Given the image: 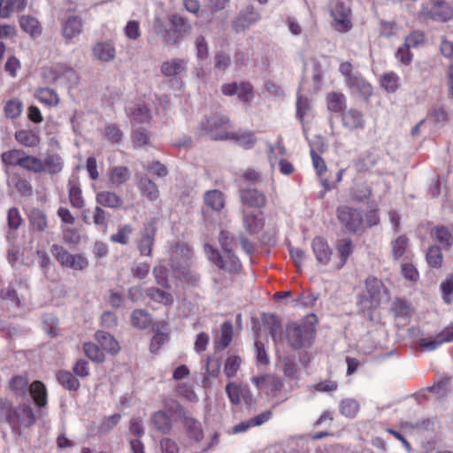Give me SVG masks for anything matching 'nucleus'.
Wrapping results in <instances>:
<instances>
[{
    "label": "nucleus",
    "mask_w": 453,
    "mask_h": 453,
    "mask_svg": "<svg viewBox=\"0 0 453 453\" xmlns=\"http://www.w3.org/2000/svg\"><path fill=\"white\" fill-rule=\"evenodd\" d=\"M372 195L371 188L365 184L361 183L357 185L351 192V197L357 202H362L368 199Z\"/></svg>",
    "instance_id": "e2e57ef3"
},
{
    "label": "nucleus",
    "mask_w": 453,
    "mask_h": 453,
    "mask_svg": "<svg viewBox=\"0 0 453 453\" xmlns=\"http://www.w3.org/2000/svg\"><path fill=\"white\" fill-rule=\"evenodd\" d=\"M152 321L150 314L142 309L134 310L131 315L132 326L139 328L145 329L150 326Z\"/></svg>",
    "instance_id": "e433bc0d"
},
{
    "label": "nucleus",
    "mask_w": 453,
    "mask_h": 453,
    "mask_svg": "<svg viewBox=\"0 0 453 453\" xmlns=\"http://www.w3.org/2000/svg\"><path fill=\"white\" fill-rule=\"evenodd\" d=\"M332 26L338 32H347L351 28V10L348 0H336L331 8Z\"/></svg>",
    "instance_id": "1a4fd4ad"
},
{
    "label": "nucleus",
    "mask_w": 453,
    "mask_h": 453,
    "mask_svg": "<svg viewBox=\"0 0 453 453\" xmlns=\"http://www.w3.org/2000/svg\"><path fill=\"white\" fill-rule=\"evenodd\" d=\"M127 113L137 123H147L150 119L149 109L144 104H134L126 109Z\"/></svg>",
    "instance_id": "72a5a7b5"
},
{
    "label": "nucleus",
    "mask_w": 453,
    "mask_h": 453,
    "mask_svg": "<svg viewBox=\"0 0 453 453\" xmlns=\"http://www.w3.org/2000/svg\"><path fill=\"white\" fill-rule=\"evenodd\" d=\"M153 30L157 35H162L165 43L175 45L178 43V39L174 38L172 30L167 29L166 24L161 18H156L153 22Z\"/></svg>",
    "instance_id": "4c0bfd02"
},
{
    "label": "nucleus",
    "mask_w": 453,
    "mask_h": 453,
    "mask_svg": "<svg viewBox=\"0 0 453 453\" xmlns=\"http://www.w3.org/2000/svg\"><path fill=\"white\" fill-rule=\"evenodd\" d=\"M4 111L7 118L16 119L22 112V103L19 99L9 100L4 107Z\"/></svg>",
    "instance_id": "13d9d810"
},
{
    "label": "nucleus",
    "mask_w": 453,
    "mask_h": 453,
    "mask_svg": "<svg viewBox=\"0 0 453 453\" xmlns=\"http://www.w3.org/2000/svg\"><path fill=\"white\" fill-rule=\"evenodd\" d=\"M0 295L3 300L10 302L12 306L19 307L20 305V300L12 284L2 289Z\"/></svg>",
    "instance_id": "338daca9"
},
{
    "label": "nucleus",
    "mask_w": 453,
    "mask_h": 453,
    "mask_svg": "<svg viewBox=\"0 0 453 453\" xmlns=\"http://www.w3.org/2000/svg\"><path fill=\"white\" fill-rule=\"evenodd\" d=\"M233 339V326L231 322L226 321L221 325L220 334L216 341L219 349L226 348Z\"/></svg>",
    "instance_id": "79ce46f5"
},
{
    "label": "nucleus",
    "mask_w": 453,
    "mask_h": 453,
    "mask_svg": "<svg viewBox=\"0 0 453 453\" xmlns=\"http://www.w3.org/2000/svg\"><path fill=\"white\" fill-rule=\"evenodd\" d=\"M392 256L395 259H399L403 256L408 247V238L404 235L397 237L392 242Z\"/></svg>",
    "instance_id": "6e6d98bb"
},
{
    "label": "nucleus",
    "mask_w": 453,
    "mask_h": 453,
    "mask_svg": "<svg viewBox=\"0 0 453 453\" xmlns=\"http://www.w3.org/2000/svg\"><path fill=\"white\" fill-rule=\"evenodd\" d=\"M15 139L25 147H36L40 143V137L31 130H19L15 133Z\"/></svg>",
    "instance_id": "c9c22d12"
},
{
    "label": "nucleus",
    "mask_w": 453,
    "mask_h": 453,
    "mask_svg": "<svg viewBox=\"0 0 453 453\" xmlns=\"http://www.w3.org/2000/svg\"><path fill=\"white\" fill-rule=\"evenodd\" d=\"M13 404L5 397H0V424L10 426L13 415Z\"/></svg>",
    "instance_id": "09e8293b"
},
{
    "label": "nucleus",
    "mask_w": 453,
    "mask_h": 453,
    "mask_svg": "<svg viewBox=\"0 0 453 453\" xmlns=\"http://www.w3.org/2000/svg\"><path fill=\"white\" fill-rule=\"evenodd\" d=\"M226 392L229 397L230 402L234 405L240 403L241 396H242L247 403L249 401L251 402V396H246L244 394V390L235 382H229L226 386Z\"/></svg>",
    "instance_id": "58836bf2"
},
{
    "label": "nucleus",
    "mask_w": 453,
    "mask_h": 453,
    "mask_svg": "<svg viewBox=\"0 0 453 453\" xmlns=\"http://www.w3.org/2000/svg\"><path fill=\"white\" fill-rule=\"evenodd\" d=\"M259 19L260 14L255 10V8L253 6H248L233 22V29L236 33L243 32Z\"/></svg>",
    "instance_id": "f8f14e48"
},
{
    "label": "nucleus",
    "mask_w": 453,
    "mask_h": 453,
    "mask_svg": "<svg viewBox=\"0 0 453 453\" xmlns=\"http://www.w3.org/2000/svg\"><path fill=\"white\" fill-rule=\"evenodd\" d=\"M131 177V172L127 166L116 165L110 167L107 178L111 187L119 188L125 184Z\"/></svg>",
    "instance_id": "6ab92c4d"
},
{
    "label": "nucleus",
    "mask_w": 453,
    "mask_h": 453,
    "mask_svg": "<svg viewBox=\"0 0 453 453\" xmlns=\"http://www.w3.org/2000/svg\"><path fill=\"white\" fill-rule=\"evenodd\" d=\"M242 203L252 208H263L266 203L264 193L255 188H246L241 191Z\"/></svg>",
    "instance_id": "aec40b11"
},
{
    "label": "nucleus",
    "mask_w": 453,
    "mask_h": 453,
    "mask_svg": "<svg viewBox=\"0 0 453 453\" xmlns=\"http://www.w3.org/2000/svg\"><path fill=\"white\" fill-rule=\"evenodd\" d=\"M138 188L142 195L150 201H156L159 197V190L154 181H152L146 175L140 177L138 181Z\"/></svg>",
    "instance_id": "bb28decb"
},
{
    "label": "nucleus",
    "mask_w": 453,
    "mask_h": 453,
    "mask_svg": "<svg viewBox=\"0 0 453 453\" xmlns=\"http://www.w3.org/2000/svg\"><path fill=\"white\" fill-rule=\"evenodd\" d=\"M157 233L156 223L150 219L143 224L140 231V237L137 242L139 252L142 256L150 257L155 244V236Z\"/></svg>",
    "instance_id": "9b49d317"
},
{
    "label": "nucleus",
    "mask_w": 453,
    "mask_h": 453,
    "mask_svg": "<svg viewBox=\"0 0 453 453\" xmlns=\"http://www.w3.org/2000/svg\"><path fill=\"white\" fill-rule=\"evenodd\" d=\"M243 223L246 230L251 234L258 233L263 227V220L254 214H245Z\"/></svg>",
    "instance_id": "5fc2aeb1"
},
{
    "label": "nucleus",
    "mask_w": 453,
    "mask_h": 453,
    "mask_svg": "<svg viewBox=\"0 0 453 453\" xmlns=\"http://www.w3.org/2000/svg\"><path fill=\"white\" fill-rule=\"evenodd\" d=\"M336 215L346 232L357 233L362 230L364 219L361 211L342 205L337 208Z\"/></svg>",
    "instance_id": "6e6552de"
},
{
    "label": "nucleus",
    "mask_w": 453,
    "mask_h": 453,
    "mask_svg": "<svg viewBox=\"0 0 453 453\" xmlns=\"http://www.w3.org/2000/svg\"><path fill=\"white\" fill-rule=\"evenodd\" d=\"M35 96L41 103L48 106H57L59 103L58 94L55 90L49 88H38Z\"/></svg>",
    "instance_id": "f704fd0d"
},
{
    "label": "nucleus",
    "mask_w": 453,
    "mask_h": 453,
    "mask_svg": "<svg viewBox=\"0 0 453 453\" xmlns=\"http://www.w3.org/2000/svg\"><path fill=\"white\" fill-rule=\"evenodd\" d=\"M93 55L101 62H110L116 57V49L111 42H97L93 47Z\"/></svg>",
    "instance_id": "4be33fe9"
},
{
    "label": "nucleus",
    "mask_w": 453,
    "mask_h": 453,
    "mask_svg": "<svg viewBox=\"0 0 453 453\" xmlns=\"http://www.w3.org/2000/svg\"><path fill=\"white\" fill-rule=\"evenodd\" d=\"M359 411V403L353 398H346L340 403V412L346 418H353Z\"/></svg>",
    "instance_id": "c03bdc74"
},
{
    "label": "nucleus",
    "mask_w": 453,
    "mask_h": 453,
    "mask_svg": "<svg viewBox=\"0 0 453 453\" xmlns=\"http://www.w3.org/2000/svg\"><path fill=\"white\" fill-rule=\"evenodd\" d=\"M188 70V60L184 58H173L162 63L160 71L165 77H181Z\"/></svg>",
    "instance_id": "ddd939ff"
},
{
    "label": "nucleus",
    "mask_w": 453,
    "mask_h": 453,
    "mask_svg": "<svg viewBox=\"0 0 453 453\" xmlns=\"http://www.w3.org/2000/svg\"><path fill=\"white\" fill-rule=\"evenodd\" d=\"M96 339L100 344L102 350L111 355H116L120 349L118 341L107 332L97 331L96 333Z\"/></svg>",
    "instance_id": "5701e85b"
},
{
    "label": "nucleus",
    "mask_w": 453,
    "mask_h": 453,
    "mask_svg": "<svg viewBox=\"0 0 453 453\" xmlns=\"http://www.w3.org/2000/svg\"><path fill=\"white\" fill-rule=\"evenodd\" d=\"M388 296V290L382 281L370 276L365 280V291L361 294L360 302L365 309H369L378 306Z\"/></svg>",
    "instance_id": "39448f33"
},
{
    "label": "nucleus",
    "mask_w": 453,
    "mask_h": 453,
    "mask_svg": "<svg viewBox=\"0 0 453 453\" xmlns=\"http://www.w3.org/2000/svg\"><path fill=\"white\" fill-rule=\"evenodd\" d=\"M103 135L112 144H119L123 139V132L118 125L113 123L105 125Z\"/></svg>",
    "instance_id": "a18cd8bd"
},
{
    "label": "nucleus",
    "mask_w": 453,
    "mask_h": 453,
    "mask_svg": "<svg viewBox=\"0 0 453 453\" xmlns=\"http://www.w3.org/2000/svg\"><path fill=\"white\" fill-rule=\"evenodd\" d=\"M19 166L34 173H42V159L34 156H22Z\"/></svg>",
    "instance_id": "ea45409f"
},
{
    "label": "nucleus",
    "mask_w": 453,
    "mask_h": 453,
    "mask_svg": "<svg viewBox=\"0 0 453 453\" xmlns=\"http://www.w3.org/2000/svg\"><path fill=\"white\" fill-rule=\"evenodd\" d=\"M346 83L353 95L363 99L369 98L372 94L371 84L359 74L349 77Z\"/></svg>",
    "instance_id": "2eb2a0df"
},
{
    "label": "nucleus",
    "mask_w": 453,
    "mask_h": 453,
    "mask_svg": "<svg viewBox=\"0 0 453 453\" xmlns=\"http://www.w3.org/2000/svg\"><path fill=\"white\" fill-rule=\"evenodd\" d=\"M426 259L430 267L439 268L442 264V253L441 249L436 245L428 248Z\"/></svg>",
    "instance_id": "8fccbe9b"
},
{
    "label": "nucleus",
    "mask_w": 453,
    "mask_h": 453,
    "mask_svg": "<svg viewBox=\"0 0 453 453\" xmlns=\"http://www.w3.org/2000/svg\"><path fill=\"white\" fill-rule=\"evenodd\" d=\"M96 201L104 207L118 209L122 206V198L112 191H100L96 194Z\"/></svg>",
    "instance_id": "393cba45"
},
{
    "label": "nucleus",
    "mask_w": 453,
    "mask_h": 453,
    "mask_svg": "<svg viewBox=\"0 0 453 453\" xmlns=\"http://www.w3.org/2000/svg\"><path fill=\"white\" fill-rule=\"evenodd\" d=\"M229 139L234 140L237 144L246 150L253 148L257 142L254 133L248 130L230 132L228 140Z\"/></svg>",
    "instance_id": "c85d7f7f"
},
{
    "label": "nucleus",
    "mask_w": 453,
    "mask_h": 453,
    "mask_svg": "<svg viewBox=\"0 0 453 453\" xmlns=\"http://www.w3.org/2000/svg\"><path fill=\"white\" fill-rule=\"evenodd\" d=\"M132 233L133 227L130 225H124L119 228L116 234L111 236V240L116 243L127 244Z\"/></svg>",
    "instance_id": "680f3d73"
},
{
    "label": "nucleus",
    "mask_w": 453,
    "mask_h": 453,
    "mask_svg": "<svg viewBox=\"0 0 453 453\" xmlns=\"http://www.w3.org/2000/svg\"><path fill=\"white\" fill-rule=\"evenodd\" d=\"M192 257L193 250L186 244L176 243L172 247L171 265L173 270L182 280L196 285L199 276L189 270Z\"/></svg>",
    "instance_id": "f257e3e1"
},
{
    "label": "nucleus",
    "mask_w": 453,
    "mask_h": 453,
    "mask_svg": "<svg viewBox=\"0 0 453 453\" xmlns=\"http://www.w3.org/2000/svg\"><path fill=\"white\" fill-rule=\"evenodd\" d=\"M170 22L173 27V35L174 38L178 39V42L181 37L189 35L192 31V27L188 19L180 15H172Z\"/></svg>",
    "instance_id": "412c9836"
},
{
    "label": "nucleus",
    "mask_w": 453,
    "mask_h": 453,
    "mask_svg": "<svg viewBox=\"0 0 453 453\" xmlns=\"http://www.w3.org/2000/svg\"><path fill=\"white\" fill-rule=\"evenodd\" d=\"M313 254L319 265H326L331 260L332 250L327 242L320 237H315L311 242Z\"/></svg>",
    "instance_id": "4468645a"
},
{
    "label": "nucleus",
    "mask_w": 453,
    "mask_h": 453,
    "mask_svg": "<svg viewBox=\"0 0 453 453\" xmlns=\"http://www.w3.org/2000/svg\"><path fill=\"white\" fill-rule=\"evenodd\" d=\"M431 236L444 248H449L453 244V230L447 226H434L431 231Z\"/></svg>",
    "instance_id": "cd10ccee"
},
{
    "label": "nucleus",
    "mask_w": 453,
    "mask_h": 453,
    "mask_svg": "<svg viewBox=\"0 0 453 453\" xmlns=\"http://www.w3.org/2000/svg\"><path fill=\"white\" fill-rule=\"evenodd\" d=\"M183 425L191 440L198 442L203 438V431L199 420L189 416H184Z\"/></svg>",
    "instance_id": "a878e982"
},
{
    "label": "nucleus",
    "mask_w": 453,
    "mask_h": 453,
    "mask_svg": "<svg viewBox=\"0 0 453 453\" xmlns=\"http://www.w3.org/2000/svg\"><path fill=\"white\" fill-rule=\"evenodd\" d=\"M342 126L349 131L363 129L365 125V119L361 111L350 108L342 112Z\"/></svg>",
    "instance_id": "dca6fc26"
},
{
    "label": "nucleus",
    "mask_w": 453,
    "mask_h": 453,
    "mask_svg": "<svg viewBox=\"0 0 453 453\" xmlns=\"http://www.w3.org/2000/svg\"><path fill=\"white\" fill-rule=\"evenodd\" d=\"M442 343H444V341L441 334L436 335L435 337L422 338L418 342V345L425 351H433L436 349L439 346H441Z\"/></svg>",
    "instance_id": "0e129e2a"
},
{
    "label": "nucleus",
    "mask_w": 453,
    "mask_h": 453,
    "mask_svg": "<svg viewBox=\"0 0 453 453\" xmlns=\"http://www.w3.org/2000/svg\"><path fill=\"white\" fill-rule=\"evenodd\" d=\"M399 76L394 73L390 72L385 73L380 79V85L385 88L388 93H394L399 87Z\"/></svg>",
    "instance_id": "603ef678"
},
{
    "label": "nucleus",
    "mask_w": 453,
    "mask_h": 453,
    "mask_svg": "<svg viewBox=\"0 0 453 453\" xmlns=\"http://www.w3.org/2000/svg\"><path fill=\"white\" fill-rule=\"evenodd\" d=\"M242 360L238 356L227 357L225 363L224 372L227 378L234 377L240 368Z\"/></svg>",
    "instance_id": "bf43d9fd"
},
{
    "label": "nucleus",
    "mask_w": 453,
    "mask_h": 453,
    "mask_svg": "<svg viewBox=\"0 0 453 453\" xmlns=\"http://www.w3.org/2000/svg\"><path fill=\"white\" fill-rule=\"evenodd\" d=\"M203 250L207 258L219 269L228 273H234L240 269L241 262L232 251V249L224 250V254L221 255L217 249L208 243H205Z\"/></svg>",
    "instance_id": "423d86ee"
},
{
    "label": "nucleus",
    "mask_w": 453,
    "mask_h": 453,
    "mask_svg": "<svg viewBox=\"0 0 453 453\" xmlns=\"http://www.w3.org/2000/svg\"><path fill=\"white\" fill-rule=\"evenodd\" d=\"M86 356L92 361L102 363L104 360V351L95 343L86 342L83 345Z\"/></svg>",
    "instance_id": "864d4df0"
},
{
    "label": "nucleus",
    "mask_w": 453,
    "mask_h": 453,
    "mask_svg": "<svg viewBox=\"0 0 453 453\" xmlns=\"http://www.w3.org/2000/svg\"><path fill=\"white\" fill-rule=\"evenodd\" d=\"M169 340L167 333L159 332L157 330L151 339L150 349L152 353H156L159 349L165 344Z\"/></svg>",
    "instance_id": "69168bd1"
},
{
    "label": "nucleus",
    "mask_w": 453,
    "mask_h": 453,
    "mask_svg": "<svg viewBox=\"0 0 453 453\" xmlns=\"http://www.w3.org/2000/svg\"><path fill=\"white\" fill-rule=\"evenodd\" d=\"M58 381L66 389L76 391L80 388V381L68 371H59L57 373Z\"/></svg>",
    "instance_id": "37998d69"
},
{
    "label": "nucleus",
    "mask_w": 453,
    "mask_h": 453,
    "mask_svg": "<svg viewBox=\"0 0 453 453\" xmlns=\"http://www.w3.org/2000/svg\"><path fill=\"white\" fill-rule=\"evenodd\" d=\"M148 296L155 302L165 305H171L173 303V296L169 292L159 288H151L148 290Z\"/></svg>",
    "instance_id": "3c124183"
},
{
    "label": "nucleus",
    "mask_w": 453,
    "mask_h": 453,
    "mask_svg": "<svg viewBox=\"0 0 453 453\" xmlns=\"http://www.w3.org/2000/svg\"><path fill=\"white\" fill-rule=\"evenodd\" d=\"M337 251L341 258L340 264L337 267L341 268L346 264L349 257L353 252L352 241L349 238L340 240L337 244Z\"/></svg>",
    "instance_id": "49530a36"
},
{
    "label": "nucleus",
    "mask_w": 453,
    "mask_h": 453,
    "mask_svg": "<svg viewBox=\"0 0 453 453\" xmlns=\"http://www.w3.org/2000/svg\"><path fill=\"white\" fill-rule=\"evenodd\" d=\"M9 185H13L24 196H30L32 194V185L25 177L19 174H13L9 181Z\"/></svg>",
    "instance_id": "de8ad7c7"
},
{
    "label": "nucleus",
    "mask_w": 453,
    "mask_h": 453,
    "mask_svg": "<svg viewBox=\"0 0 453 453\" xmlns=\"http://www.w3.org/2000/svg\"><path fill=\"white\" fill-rule=\"evenodd\" d=\"M10 390L17 396L29 395L39 408L47 404V391L44 384L35 380L30 385L26 378L15 376L9 382Z\"/></svg>",
    "instance_id": "f03ea898"
},
{
    "label": "nucleus",
    "mask_w": 453,
    "mask_h": 453,
    "mask_svg": "<svg viewBox=\"0 0 453 453\" xmlns=\"http://www.w3.org/2000/svg\"><path fill=\"white\" fill-rule=\"evenodd\" d=\"M203 202L209 208L219 211L225 205L224 195L218 189L206 191L203 196Z\"/></svg>",
    "instance_id": "7c9ffc66"
},
{
    "label": "nucleus",
    "mask_w": 453,
    "mask_h": 453,
    "mask_svg": "<svg viewBox=\"0 0 453 453\" xmlns=\"http://www.w3.org/2000/svg\"><path fill=\"white\" fill-rule=\"evenodd\" d=\"M19 25L21 30L31 38L36 39L42 33V27L40 21L31 15H22L19 18Z\"/></svg>",
    "instance_id": "a211bd4d"
},
{
    "label": "nucleus",
    "mask_w": 453,
    "mask_h": 453,
    "mask_svg": "<svg viewBox=\"0 0 453 453\" xmlns=\"http://www.w3.org/2000/svg\"><path fill=\"white\" fill-rule=\"evenodd\" d=\"M68 196L69 201L73 207L81 209L85 205L82 191L78 180H68Z\"/></svg>",
    "instance_id": "c756f323"
},
{
    "label": "nucleus",
    "mask_w": 453,
    "mask_h": 453,
    "mask_svg": "<svg viewBox=\"0 0 453 453\" xmlns=\"http://www.w3.org/2000/svg\"><path fill=\"white\" fill-rule=\"evenodd\" d=\"M283 387V383L280 380V379L269 374V376L266 379V383L265 386V390L267 394H270L271 395H277L281 388Z\"/></svg>",
    "instance_id": "774afa93"
},
{
    "label": "nucleus",
    "mask_w": 453,
    "mask_h": 453,
    "mask_svg": "<svg viewBox=\"0 0 453 453\" xmlns=\"http://www.w3.org/2000/svg\"><path fill=\"white\" fill-rule=\"evenodd\" d=\"M42 165L43 173L57 175L62 172L64 161L58 154H50L42 159Z\"/></svg>",
    "instance_id": "b1692460"
},
{
    "label": "nucleus",
    "mask_w": 453,
    "mask_h": 453,
    "mask_svg": "<svg viewBox=\"0 0 453 453\" xmlns=\"http://www.w3.org/2000/svg\"><path fill=\"white\" fill-rule=\"evenodd\" d=\"M88 266V259L81 254H76L71 256L69 261L65 267L70 268L75 271H83Z\"/></svg>",
    "instance_id": "052dcab7"
},
{
    "label": "nucleus",
    "mask_w": 453,
    "mask_h": 453,
    "mask_svg": "<svg viewBox=\"0 0 453 453\" xmlns=\"http://www.w3.org/2000/svg\"><path fill=\"white\" fill-rule=\"evenodd\" d=\"M29 220L32 228L37 232H42L46 229L48 221L43 211L39 209H34L29 214Z\"/></svg>",
    "instance_id": "a19ab883"
},
{
    "label": "nucleus",
    "mask_w": 453,
    "mask_h": 453,
    "mask_svg": "<svg viewBox=\"0 0 453 453\" xmlns=\"http://www.w3.org/2000/svg\"><path fill=\"white\" fill-rule=\"evenodd\" d=\"M228 118L214 113L202 120L197 129L201 135H207L212 140H228Z\"/></svg>",
    "instance_id": "7ed1b4c3"
},
{
    "label": "nucleus",
    "mask_w": 453,
    "mask_h": 453,
    "mask_svg": "<svg viewBox=\"0 0 453 453\" xmlns=\"http://www.w3.org/2000/svg\"><path fill=\"white\" fill-rule=\"evenodd\" d=\"M326 104L329 111L342 112L346 107V96L341 92H330L326 96Z\"/></svg>",
    "instance_id": "473e14b6"
},
{
    "label": "nucleus",
    "mask_w": 453,
    "mask_h": 453,
    "mask_svg": "<svg viewBox=\"0 0 453 453\" xmlns=\"http://www.w3.org/2000/svg\"><path fill=\"white\" fill-rule=\"evenodd\" d=\"M314 333L315 327L305 322H292L286 327L288 342L295 349L311 346Z\"/></svg>",
    "instance_id": "20e7f679"
},
{
    "label": "nucleus",
    "mask_w": 453,
    "mask_h": 453,
    "mask_svg": "<svg viewBox=\"0 0 453 453\" xmlns=\"http://www.w3.org/2000/svg\"><path fill=\"white\" fill-rule=\"evenodd\" d=\"M50 252L52 256L56 258V260L61 265V266L65 267L67 262L69 261L72 254L65 249L63 246L58 244H53L50 247Z\"/></svg>",
    "instance_id": "4d7b16f0"
},
{
    "label": "nucleus",
    "mask_w": 453,
    "mask_h": 453,
    "mask_svg": "<svg viewBox=\"0 0 453 453\" xmlns=\"http://www.w3.org/2000/svg\"><path fill=\"white\" fill-rule=\"evenodd\" d=\"M420 13L426 19L446 22L453 18V7L444 0H433L423 4Z\"/></svg>",
    "instance_id": "0eeeda50"
},
{
    "label": "nucleus",
    "mask_w": 453,
    "mask_h": 453,
    "mask_svg": "<svg viewBox=\"0 0 453 453\" xmlns=\"http://www.w3.org/2000/svg\"><path fill=\"white\" fill-rule=\"evenodd\" d=\"M35 421L36 416L28 400L13 408V415L10 426L13 432H19L22 428H27L33 426Z\"/></svg>",
    "instance_id": "9d476101"
},
{
    "label": "nucleus",
    "mask_w": 453,
    "mask_h": 453,
    "mask_svg": "<svg viewBox=\"0 0 453 453\" xmlns=\"http://www.w3.org/2000/svg\"><path fill=\"white\" fill-rule=\"evenodd\" d=\"M83 31V20L78 15H72L65 21L62 36L68 42L80 35Z\"/></svg>",
    "instance_id": "f3484780"
},
{
    "label": "nucleus",
    "mask_w": 453,
    "mask_h": 453,
    "mask_svg": "<svg viewBox=\"0 0 453 453\" xmlns=\"http://www.w3.org/2000/svg\"><path fill=\"white\" fill-rule=\"evenodd\" d=\"M151 423L162 434H167L172 428V419L164 411H156L151 417Z\"/></svg>",
    "instance_id": "2f4dec72"
}]
</instances>
